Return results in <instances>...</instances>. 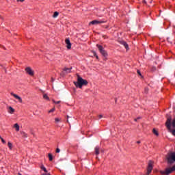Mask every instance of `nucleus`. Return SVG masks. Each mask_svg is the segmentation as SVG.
Segmentation results:
<instances>
[{
	"instance_id": "obj_1",
	"label": "nucleus",
	"mask_w": 175,
	"mask_h": 175,
	"mask_svg": "<svg viewBox=\"0 0 175 175\" xmlns=\"http://www.w3.org/2000/svg\"><path fill=\"white\" fill-rule=\"evenodd\" d=\"M75 87L78 88H83V85H87L88 84V81L85 79L81 78V77L78 75L77 81L74 82Z\"/></svg>"
},
{
	"instance_id": "obj_2",
	"label": "nucleus",
	"mask_w": 175,
	"mask_h": 175,
	"mask_svg": "<svg viewBox=\"0 0 175 175\" xmlns=\"http://www.w3.org/2000/svg\"><path fill=\"white\" fill-rule=\"evenodd\" d=\"M166 159L170 165H172V163L175 162V152H170V153H168L166 155Z\"/></svg>"
},
{
	"instance_id": "obj_3",
	"label": "nucleus",
	"mask_w": 175,
	"mask_h": 175,
	"mask_svg": "<svg viewBox=\"0 0 175 175\" xmlns=\"http://www.w3.org/2000/svg\"><path fill=\"white\" fill-rule=\"evenodd\" d=\"M96 47H98V51H100V54H102L103 57H107V52L105 50L102 45L96 44Z\"/></svg>"
},
{
	"instance_id": "obj_4",
	"label": "nucleus",
	"mask_w": 175,
	"mask_h": 175,
	"mask_svg": "<svg viewBox=\"0 0 175 175\" xmlns=\"http://www.w3.org/2000/svg\"><path fill=\"white\" fill-rule=\"evenodd\" d=\"M152 161H149L148 163V169H147V173L146 175H149L150 173L152 171Z\"/></svg>"
},
{
	"instance_id": "obj_5",
	"label": "nucleus",
	"mask_w": 175,
	"mask_h": 175,
	"mask_svg": "<svg viewBox=\"0 0 175 175\" xmlns=\"http://www.w3.org/2000/svg\"><path fill=\"white\" fill-rule=\"evenodd\" d=\"M106 23V21H96V20H94V21H92L91 22H90L89 25H98V24H103Z\"/></svg>"
},
{
	"instance_id": "obj_6",
	"label": "nucleus",
	"mask_w": 175,
	"mask_h": 175,
	"mask_svg": "<svg viewBox=\"0 0 175 175\" xmlns=\"http://www.w3.org/2000/svg\"><path fill=\"white\" fill-rule=\"evenodd\" d=\"M25 72L28 73L29 76H33L35 75V72L30 67H27L25 68Z\"/></svg>"
},
{
	"instance_id": "obj_7",
	"label": "nucleus",
	"mask_w": 175,
	"mask_h": 175,
	"mask_svg": "<svg viewBox=\"0 0 175 175\" xmlns=\"http://www.w3.org/2000/svg\"><path fill=\"white\" fill-rule=\"evenodd\" d=\"M10 95H12V96H14V98H15V99H17L21 103H23V99L21 98V97H20L18 95L13 93V92H11L10 93Z\"/></svg>"
},
{
	"instance_id": "obj_8",
	"label": "nucleus",
	"mask_w": 175,
	"mask_h": 175,
	"mask_svg": "<svg viewBox=\"0 0 175 175\" xmlns=\"http://www.w3.org/2000/svg\"><path fill=\"white\" fill-rule=\"evenodd\" d=\"M66 47L68 50H70L72 49V44L70 43V40L69 38H66L65 40Z\"/></svg>"
},
{
	"instance_id": "obj_9",
	"label": "nucleus",
	"mask_w": 175,
	"mask_h": 175,
	"mask_svg": "<svg viewBox=\"0 0 175 175\" xmlns=\"http://www.w3.org/2000/svg\"><path fill=\"white\" fill-rule=\"evenodd\" d=\"M166 126L168 129H171L172 128V118H168L166 122Z\"/></svg>"
},
{
	"instance_id": "obj_10",
	"label": "nucleus",
	"mask_w": 175,
	"mask_h": 175,
	"mask_svg": "<svg viewBox=\"0 0 175 175\" xmlns=\"http://www.w3.org/2000/svg\"><path fill=\"white\" fill-rule=\"evenodd\" d=\"M119 43L120 44H122V46H124V47H125L126 50H129V46H128V44L126 43V42H125L124 40H121V41H119Z\"/></svg>"
},
{
	"instance_id": "obj_11",
	"label": "nucleus",
	"mask_w": 175,
	"mask_h": 175,
	"mask_svg": "<svg viewBox=\"0 0 175 175\" xmlns=\"http://www.w3.org/2000/svg\"><path fill=\"white\" fill-rule=\"evenodd\" d=\"M14 111H15V110L13 107H8V113L10 114H13V113H14Z\"/></svg>"
},
{
	"instance_id": "obj_12",
	"label": "nucleus",
	"mask_w": 175,
	"mask_h": 175,
	"mask_svg": "<svg viewBox=\"0 0 175 175\" xmlns=\"http://www.w3.org/2000/svg\"><path fill=\"white\" fill-rule=\"evenodd\" d=\"M14 128H15L16 132H18V131H20V126L18 125V124L16 123L14 125Z\"/></svg>"
},
{
	"instance_id": "obj_13",
	"label": "nucleus",
	"mask_w": 175,
	"mask_h": 175,
	"mask_svg": "<svg viewBox=\"0 0 175 175\" xmlns=\"http://www.w3.org/2000/svg\"><path fill=\"white\" fill-rule=\"evenodd\" d=\"M94 150H95L96 155H99V150H100L99 146H96Z\"/></svg>"
},
{
	"instance_id": "obj_14",
	"label": "nucleus",
	"mask_w": 175,
	"mask_h": 175,
	"mask_svg": "<svg viewBox=\"0 0 175 175\" xmlns=\"http://www.w3.org/2000/svg\"><path fill=\"white\" fill-rule=\"evenodd\" d=\"M59 14V13L58 12H55L53 15V18H57V17H58Z\"/></svg>"
},
{
	"instance_id": "obj_15",
	"label": "nucleus",
	"mask_w": 175,
	"mask_h": 175,
	"mask_svg": "<svg viewBox=\"0 0 175 175\" xmlns=\"http://www.w3.org/2000/svg\"><path fill=\"white\" fill-rule=\"evenodd\" d=\"M64 72H66V73H70V70H72V68H64Z\"/></svg>"
},
{
	"instance_id": "obj_16",
	"label": "nucleus",
	"mask_w": 175,
	"mask_h": 175,
	"mask_svg": "<svg viewBox=\"0 0 175 175\" xmlns=\"http://www.w3.org/2000/svg\"><path fill=\"white\" fill-rule=\"evenodd\" d=\"M21 133L23 137H28V134H27L25 132L22 131Z\"/></svg>"
},
{
	"instance_id": "obj_17",
	"label": "nucleus",
	"mask_w": 175,
	"mask_h": 175,
	"mask_svg": "<svg viewBox=\"0 0 175 175\" xmlns=\"http://www.w3.org/2000/svg\"><path fill=\"white\" fill-rule=\"evenodd\" d=\"M42 170H43L45 173H49L47 172V170L45 168L44 165L41 166Z\"/></svg>"
},
{
	"instance_id": "obj_18",
	"label": "nucleus",
	"mask_w": 175,
	"mask_h": 175,
	"mask_svg": "<svg viewBox=\"0 0 175 175\" xmlns=\"http://www.w3.org/2000/svg\"><path fill=\"white\" fill-rule=\"evenodd\" d=\"M153 133L154 135H156V136H159V133H158V132L157 131V130L155 129H153Z\"/></svg>"
},
{
	"instance_id": "obj_19",
	"label": "nucleus",
	"mask_w": 175,
	"mask_h": 175,
	"mask_svg": "<svg viewBox=\"0 0 175 175\" xmlns=\"http://www.w3.org/2000/svg\"><path fill=\"white\" fill-rule=\"evenodd\" d=\"M48 157H49V161H53V154H51V153H49V154H48Z\"/></svg>"
},
{
	"instance_id": "obj_20",
	"label": "nucleus",
	"mask_w": 175,
	"mask_h": 175,
	"mask_svg": "<svg viewBox=\"0 0 175 175\" xmlns=\"http://www.w3.org/2000/svg\"><path fill=\"white\" fill-rule=\"evenodd\" d=\"M8 147H9L10 150H12V148L13 147V144L10 142H8Z\"/></svg>"
},
{
	"instance_id": "obj_21",
	"label": "nucleus",
	"mask_w": 175,
	"mask_h": 175,
	"mask_svg": "<svg viewBox=\"0 0 175 175\" xmlns=\"http://www.w3.org/2000/svg\"><path fill=\"white\" fill-rule=\"evenodd\" d=\"M54 111H55V108H53V109H51V110H49V113H53V112H54Z\"/></svg>"
},
{
	"instance_id": "obj_22",
	"label": "nucleus",
	"mask_w": 175,
	"mask_h": 175,
	"mask_svg": "<svg viewBox=\"0 0 175 175\" xmlns=\"http://www.w3.org/2000/svg\"><path fill=\"white\" fill-rule=\"evenodd\" d=\"M43 98H44V99L49 100V96H47V94H44Z\"/></svg>"
},
{
	"instance_id": "obj_23",
	"label": "nucleus",
	"mask_w": 175,
	"mask_h": 175,
	"mask_svg": "<svg viewBox=\"0 0 175 175\" xmlns=\"http://www.w3.org/2000/svg\"><path fill=\"white\" fill-rule=\"evenodd\" d=\"M0 139L2 142V143H3V144H5V143H6V141H5V139H3V138H2V137H0Z\"/></svg>"
},
{
	"instance_id": "obj_24",
	"label": "nucleus",
	"mask_w": 175,
	"mask_h": 175,
	"mask_svg": "<svg viewBox=\"0 0 175 175\" xmlns=\"http://www.w3.org/2000/svg\"><path fill=\"white\" fill-rule=\"evenodd\" d=\"M55 122H59V118H55Z\"/></svg>"
},
{
	"instance_id": "obj_25",
	"label": "nucleus",
	"mask_w": 175,
	"mask_h": 175,
	"mask_svg": "<svg viewBox=\"0 0 175 175\" xmlns=\"http://www.w3.org/2000/svg\"><path fill=\"white\" fill-rule=\"evenodd\" d=\"M56 152H57V153L61 152V150L57 148L56 149Z\"/></svg>"
},
{
	"instance_id": "obj_26",
	"label": "nucleus",
	"mask_w": 175,
	"mask_h": 175,
	"mask_svg": "<svg viewBox=\"0 0 175 175\" xmlns=\"http://www.w3.org/2000/svg\"><path fill=\"white\" fill-rule=\"evenodd\" d=\"M137 75H139V76H142V73L140 72V70H137Z\"/></svg>"
},
{
	"instance_id": "obj_27",
	"label": "nucleus",
	"mask_w": 175,
	"mask_h": 175,
	"mask_svg": "<svg viewBox=\"0 0 175 175\" xmlns=\"http://www.w3.org/2000/svg\"><path fill=\"white\" fill-rule=\"evenodd\" d=\"M30 133L33 135H35V133H33V130H30Z\"/></svg>"
},
{
	"instance_id": "obj_28",
	"label": "nucleus",
	"mask_w": 175,
	"mask_h": 175,
	"mask_svg": "<svg viewBox=\"0 0 175 175\" xmlns=\"http://www.w3.org/2000/svg\"><path fill=\"white\" fill-rule=\"evenodd\" d=\"M141 118H142L141 117H138V118L134 119V120H135V121H137V120H140Z\"/></svg>"
},
{
	"instance_id": "obj_29",
	"label": "nucleus",
	"mask_w": 175,
	"mask_h": 175,
	"mask_svg": "<svg viewBox=\"0 0 175 175\" xmlns=\"http://www.w3.org/2000/svg\"><path fill=\"white\" fill-rule=\"evenodd\" d=\"M53 102H54V103H56V105H58L59 103H61V101H57V102L53 101Z\"/></svg>"
},
{
	"instance_id": "obj_30",
	"label": "nucleus",
	"mask_w": 175,
	"mask_h": 175,
	"mask_svg": "<svg viewBox=\"0 0 175 175\" xmlns=\"http://www.w3.org/2000/svg\"><path fill=\"white\" fill-rule=\"evenodd\" d=\"M98 118H99V119L103 118V115H99V116H98Z\"/></svg>"
},
{
	"instance_id": "obj_31",
	"label": "nucleus",
	"mask_w": 175,
	"mask_h": 175,
	"mask_svg": "<svg viewBox=\"0 0 175 175\" xmlns=\"http://www.w3.org/2000/svg\"><path fill=\"white\" fill-rule=\"evenodd\" d=\"M94 55H95V57H96L97 59H99V57H98V55H96V53H94Z\"/></svg>"
},
{
	"instance_id": "obj_32",
	"label": "nucleus",
	"mask_w": 175,
	"mask_h": 175,
	"mask_svg": "<svg viewBox=\"0 0 175 175\" xmlns=\"http://www.w3.org/2000/svg\"><path fill=\"white\" fill-rule=\"evenodd\" d=\"M143 3H147V1H146V0H143Z\"/></svg>"
},
{
	"instance_id": "obj_33",
	"label": "nucleus",
	"mask_w": 175,
	"mask_h": 175,
	"mask_svg": "<svg viewBox=\"0 0 175 175\" xmlns=\"http://www.w3.org/2000/svg\"><path fill=\"white\" fill-rule=\"evenodd\" d=\"M19 1V2H24L25 0H18V1Z\"/></svg>"
},
{
	"instance_id": "obj_34",
	"label": "nucleus",
	"mask_w": 175,
	"mask_h": 175,
	"mask_svg": "<svg viewBox=\"0 0 175 175\" xmlns=\"http://www.w3.org/2000/svg\"><path fill=\"white\" fill-rule=\"evenodd\" d=\"M137 144H140V141L137 142Z\"/></svg>"
},
{
	"instance_id": "obj_35",
	"label": "nucleus",
	"mask_w": 175,
	"mask_h": 175,
	"mask_svg": "<svg viewBox=\"0 0 175 175\" xmlns=\"http://www.w3.org/2000/svg\"><path fill=\"white\" fill-rule=\"evenodd\" d=\"M169 39H170V38H167V42H170Z\"/></svg>"
},
{
	"instance_id": "obj_36",
	"label": "nucleus",
	"mask_w": 175,
	"mask_h": 175,
	"mask_svg": "<svg viewBox=\"0 0 175 175\" xmlns=\"http://www.w3.org/2000/svg\"><path fill=\"white\" fill-rule=\"evenodd\" d=\"M51 80H52V81H54V79L53 78H51Z\"/></svg>"
},
{
	"instance_id": "obj_37",
	"label": "nucleus",
	"mask_w": 175,
	"mask_h": 175,
	"mask_svg": "<svg viewBox=\"0 0 175 175\" xmlns=\"http://www.w3.org/2000/svg\"><path fill=\"white\" fill-rule=\"evenodd\" d=\"M67 118H69V116H67Z\"/></svg>"
},
{
	"instance_id": "obj_38",
	"label": "nucleus",
	"mask_w": 175,
	"mask_h": 175,
	"mask_svg": "<svg viewBox=\"0 0 175 175\" xmlns=\"http://www.w3.org/2000/svg\"><path fill=\"white\" fill-rule=\"evenodd\" d=\"M67 122H69V120H67Z\"/></svg>"
},
{
	"instance_id": "obj_39",
	"label": "nucleus",
	"mask_w": 175,
	"mask_h": 175,
	"mask_svg": "<svg viewBox=\"0 0 175 175\" xmlns=\"http://www.w3.org/2000/svg\"><path fill=\"white\" fill-rule=\"evenodd\" d=\"M19 175H21V174H19Z\"/></svg>"
}]
</instances>
